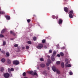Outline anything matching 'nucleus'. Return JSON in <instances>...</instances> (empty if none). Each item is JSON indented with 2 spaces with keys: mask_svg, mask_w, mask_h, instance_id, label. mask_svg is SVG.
I'll return each mask as SVG.
<instances>
[{
  "mask_svg": "<svg viewBox=\"0 0 78 78\" xmlns=\"http://www.w3.org/2000/svg\"><path fill=\"white\" fill-rule=\"evenodd\" d=\"M1 52L2 53H3V54H5V52L4 51H1Z\"/></svg>",
  "mask_w": 78,
  "mask_h": 78,
  "instance_id": "79ce46f5",
  "label": "nucleus"
},
{
  "mask_svg": "<svg viewBox=\"0 0 78 78\" xmlns=\"http://www.w3.org/2000/svg\"><path fill=\"white\" fill-rule=\"evenodd\" d=\"M48 70H49L50 69V68H49V67H48Z\"/></svg>",
  "mask_w": 78,
  "mask_h": 78,
  "instance_id": "6e6d98bb",
  "label": "nucleus"
},
{
  "mask_svg": "<svg viewBox=\"0 0 78 78\" xmlns=\"http://www.w3.org/2000/svg\"><path fill=\"white\" fill-rule=\"evenodd\" d=\"M52 18L54 19H55L56 18V16L55 15L52 16Z\"/></svg>",
  "mask_w": 78,
  "mask_h": 78,
  "instance_id": "a19ab883",
  "label": "nucleus"
},
{
  "mask_svg": "<svg viewBox=\"0 0 78 78\" xmlns=\"http://www.w3.org/2000/svg\"><path fill=\"white\" fill-rule=\"evenodd\" d=\"M29 48H30V47L28 46H27L26 47V49H29Z\"/></svg>",
  "mask_w": 78,
  "mask_h": 78,
  "instance_id": "58836bf2",
  "label": "nucleus"
},
{
  "mask_svg": "<svg viewBox=\"0 0 78 78\" xmlns=\"http://www.w3.org/2000/svg\"><path fill=\"white\" fill-rule=\"evenodd\" d=\"M69 74H70V75H72L73 74V73L72 72H69Z\"/></svg>",
  "mask_w": 78,
  "mask_h": 78,
  "instance_id": "ea45409f",
  "label": "nucleus"
},
{
  "mask_svg": "<svg viewBox=\"0 0 78 78\" xmlns=\"http://www.w3.org/2000/svg\"><path fill=\"white\" fill-rule=\"evenodd\" d=\"M1 14H5V13L4 11H2L1 12Z\"/></svg>",
  "mask_w": 78,
  "mask_h": 78,
  "instance_id": "4be33fe9",
  "label": "nucleus"
},
{
  "mask_svg": "<svg viewBox=\"0 0 78 78\" xmlns=\"http://www.w3.org/2000/svg\"><path fill=\"white\" fill-rule=\"evenodd\" d=\"M0 10H1V9L0 8Z\"/></svg>",
  "mask_w": 78,
  "mask_h": 78,
  "instance_id": "680f3d73",
  "label": "nucleus"
},
{
  "mask_svg": "<svg viewBox=\"0 0 78 78\" xmlns=\"http://www.w3.org/2000/svg\"><path fill=\"white\" fill-rule=\"evenodd\" d=\"M66 67H72V65H70V64H69L67 65H66Z\"/></svg>",
  "mask_w": 78,
  "mask_h": 78,
  "instance_id": "ddd939ff",
  "label": "nucleus"
},
{
  "mask_svg": "<svg viewBox=\"0 0 78 78\" xmlns=\"http://www.w3.org/2000/svg\"><path fill=\"white\" fill-rule=\"evenodd\" d=\"M36 47L38 49L40 50L43 47V44H39Z\"/></svg>",
  "mask_w": 78,
  "mask_h": 78,
  "instance_id": "f257e3e1",
  "label": "nucleus"
},
{
  "mask_svg": "<svg viewBox=\"0 0 78 78\" xmlns=\"http://www.w3.org/2000/svg\"><path fill=\"white\" fill-rule=\"evenodd\" d=\"M68 62V59H65V62Z\"/></svg>",
  "mask_w": 78,
  "mask_h": 78,
  "instance_id": "49530a36",
  "label": "nucleus"
},
{
  "mask_svg": "<svg viewBox=\"0 0 78 78\" xmlns=\"http://www.w3.org/2000/svg\"><path fill=\"white\" fill-rule=\"evenodd\" d=\"M57 56L58 57H60V55L58 54H57Z\"/></svg>",
  "mask_w": 78,
  "mask_h": 78,
  "instance_id": "c03bdc74",
  "label": "nucleus"
},
{
  "mask_svg": "<svg viewBox=\"0 0 78 78\" xmlns=\"http://www.w3.org/2000/svg\"><path fill=\"white\" fill-rule=\"evenodd\" d=\"M5 17L6 18L7 20H10V19H11V18L9 16L6 15L5 16Z\"/></svg>",
  "mask_w": 78,
  "mask_h": 78,
  "instance_id": "39448f33",
  "label": "nucleus"
},
{
  "mask_svg": "<svg viewBox=\"0 0 78 78\" xmlns=\"http://www.w3.org/2000/svg\"><path fill=\"white\" fill-rule=\"evenodd\" d=\"M13 40H14V38H11L10 39V40L11 41H12Z\"/></svg>",
  "mask_w": 78,
  "mask_h": 78,
  "instance_id": "de8ad7c7",
  "label": "nucleus"
},
{
  "mask_svg": "<svg viewBox=\"0 0 78 78\" xmlns=\"http://www.w3.org/2000/svg\"><path fill=\"white\" fill-rule=\"evenodd\" d=\"M14 70V69L13 68H11V69L10 68H9L8 69V71L9 73H11V71L12 72H13Z\"/></svg>",
  "mask_w": 78,
  "mask_h": 78,
  "instance_id": "7ed1b4c3",
  "label": "nucleus"
},
{
  "mask_svg": "<svg viewBox=\"0 0 78 78\" xmlns=\"http://www.w3.org/2000/svg\"><path fill=\"white\" fill-rule=\"evenodd\" d=\"M49 53H52V50H49Z\"/></svg>",
  "mask_w": 78,
  "mask_h": 78,
  "instance_id": "4c0bfd02",
  "label": "nucleus"
},
{
  "mask_svg": "<svg viewBox=\"0 0 78 78\" xmlns=\"http://www.w3.org/2000/svg\"><path fill=\"white\" fill-rule=\"evenodd\" d=\"M45 40L44 39L43 40H42V43L43 44H44V43H45Z\"/></svg>",
  "mask_w": 78,
  "mask_h": 78,
  "instance_id": "7c9ffc66",
  "label": "nucleus"
},
{
  "mask_svg": "<svg viewBox=\"0 0 78 78\" xmlns=\"http://www.w3.org/2000/svg\"><path fill=\"white\" fill-rule=\"evenodd\" d=\"M25 48V47H22V49H24Z\"/></svg>",
  "mask_w": 78,
  "mask_h": 78,
  "instance_id": "5fc2aeb1",
  "label": "nucleus"
},
{
  "mask_svg": "<svg viewBox=\"0 0 78 78\" xmlns=\"http://www.w3.org/2000/svg\"><path fill=\"white\" fill-rule=\"evenodd\" d=\"M4 70V68L2 67L1 68V72H3Z\"/></svg>",
  "mask_w": 78,
  "mask_h": 78,
  "instance_id": "b1692460",
  "label": "nucleus"
},
{
  "mask_svg": "<svg viewBox=\"0 0 78 78\" xmlns=\"http://www.w3.org/2000/svg\"><path fill=\"white\" fill-rule=\"evenodd\" d=\"M0 37H4V35H2V34H0Z\"/></svg>",
  "mask_w": 78,
  "mask_h": 78,
  "instance_id": "c85d7f7f",
  "label": "nucleus"
},
{
  "mask_svg": "<svg viewBox=\"0 0 78 78\" xmlns=\"http://www.w3.org/2000/svg\"><path fill=\"white\" fill-rule=\"evenodd\" d=\"M48 63L50 64L51 63V61L50 59H48Z\"/></svg>",
  "mask_w": 78,
  "mask_h": 78,
  "instance_id": "f704fd0d",
  "label": "nucleus"
},
{
  "mask_svg": "<svg viewBox=\"0 0 78 78\" xmlns=\"http://www.w3.org/2000/svg\"><path fill=\"white\" fill-rule=\"evenodd\" d=\"M27 21L28 23H30V22H31V20H30V19H28L27 20Z\"/></svg>",
  "mask_w": 78,
  "mask_h": 78,
  "instance_id": "c756f323",
  "label": "nucleus"
},
{
  "mask_svg": "<svg viewBox=\"0 0 78 78\" xmlns=\"http://www.w3.org/2000/svg\"><path fill=\"white\" fill-rule=\"evenodd\" d=\"M64 10L65 12H68V8L67 7H65L64 8Z\"/></svg>",
  "mask_w": 78,
  "mask_h": 78,
  "instance_id": "1a4fd4ad",
  "label": "nucleus"
},
{
  "mask_svg": "<svg viewBox=\"0 0 78 78\" xmlns=\"http://www.w3.org/2000/svg\"><path fill=\"white\" fill-rule=\"evenodd\" d=\"M52 69L54 72H56V68L55 66H53L52 67Z\"/></svg>",
  "mask_w": 78,
  "mask_h": 78,
  "instance_id": "f8f14e48",
  "label": "nucleus"
},
{
  "mask_svg": "<svg viewBox=\"0 0 78 78\" xmlns=\"http://www.w3.org/2000/svg\"><path fill=\"white\" fill-rule=\"evenodd\" d=\"M40 61H44V58H40Z\"/></svg>",
  "mask_w": 78,
  "mask_h": 78,
  "instance_id": "cd10ccee",
  "label": "nucleus"
},
{
  "mask_svg": "<svg viewBox=\"0 0 78 78\" xmlns=\"http://www.w3.org/2000/svg\"><path fill=\"white\" fill-rule=\"evenodd\" d=\"M4 76L5 78H8L9 76V74L8 73H7L4 74Z\"/></svg>",
  "mask_w": 78,
  "mask_h": 78,
  "instance_id": "20e7f679",
  "label": "nucleus"
},
{
  "mask_svg": "<svg viewBox=\"0 0 78 78\" xmlns=\"http://www.w3.org/2000/svg\"><path fill=\"white\" fill-rule=\"evenodd\" d=\"M7 63L9 64H10L11 63V60L9 59H8L7 60Z\"/></svg>",
  "mask_w": 78,
  "mask_h": 78,
  "instance_id": "6e6552de",
  "label": "nucleus"
},
{
  "mask_svg": "<svg viewBox=\"0 0 78 78\" xmlns=\"http://www.w3.org/2000/svg\"><path fill=\"white\" fill-rule=\"evenodd\" d=\"M61 66L62 68L64 67V62H62L61 63Z\"/></svg>",
  "mask_w": 78,
  "mask_h": 78,
  "instance_id": "4468645a",
  "label": "nucleus"
},
{
  "mask_svg": "<svg viewBox=\"0 0 78 78\" xmlns=\"http://www.w3.org/2000/svg\"><path fill=\"white\" fill-rule=\"evenodd\" d=\"M27 43L28 44H31V42L30 41H28L27 42Z\"/></svg>",
  "mask_w": 78,
  "mask_h": 78,
  "instance_id": "bb28decb",
  "label": "nucleus"
},
{
  "mask_svg": "<svg viewBox=\"0 0 78 78\" xmlns=\"http://www.w3.org/2000/svg\"><path fill=\"white\" fill-rule=\"evenodd\" d=\"M73 10H71L69 12L70 14H73Z\"/></svg>",
  "mask_w": 78,
  "mask_h": 78,
  "instance_id": "72a5a7b5",
  "label": "nucleus"
},
{
  "mask_svg": "<svg viewBox=\"0 0 78 78\" xmlns=\"http://www.w3.org/2000/svg\"><path fill=\"white\" fill-rule=\"evenodd\" d=\"M1 51V48H0V51Z\"/></svg>",
  "mask_w": 78,
  "mask_h": 78,
  "instance_id": "bf43d9fd",
  "label": "nucleus"
},
{
  "mask_svg": "<svg viewBox=\"0 0 78 78\" xmlns=\"http://www.w3.org/2000/svg\"><path fill=\"white\" fill-rule=\"evenodd\" d=\"M18 46V44H15L14 45V47H17Z\"/></svg>",
  "mask_w": 78,
  "mask_h": 78,
  "instance_id": "2f4dec72",
  "label": "nucleus"
},
{
  "mask_svg": "<svg viewBox=\"0 0 78 78\" xmlns=\"http://www.w3.org/2000/svg\"><path fill=\"white\" fill-rule=\"evenodd\" d=\"M66 65H67L68 64H69V62H66Z\"/></svg>",
  "mask_w": 78,
  "mask_h": 78,
  "instance_id": "a18cd8bd",
  "label": "nucleus"
},
{
  "mask_svg": "<svg viewBox=\"0 0 78 78\" xmlns=\"http://www.w3.org/2000/svg\"><path fill=\"white\" fill-rule=\"evenodd\" d=\"M9 75H10V76H12V74H11V73Z\"/></svg>",
  "mask_w": 78,
  "mask_h": 78,
  "instance_id": "09e8293b",
  "label": "nucleus"
},
{
  "mask_svg": "<svg viewBox=\"0 0 78 78\" xmlns=\"http://www.w3.org/2000/svg\"><path fill=\"white\" fill-rule=\"evenodd\" d=\"M39 69V67H37V69Z\"/></svg>",
  "mask_w": 78,
  "mask_h": 78,
  "instance_id": "4d7b16f0",
  "label": "nucleus"
},
{
  "mask_svg": "<svg viewBox=\"0 0 78 78\" xmlns=\"http://www.w3.org/2000/svg\"><path fill=\"white\" fill-rule=\"evenodd\" d=\"M13 64H15V65H18L19 64V61L17 60H15L13 61Z\"/></svg>",
  "mask_w": 78,
  "mask_h": 78,
  "instance_id": "f03ea898",
  "label": "nucleus"
},
{
  "mask_svg": "<svg viewBox=\"0 0 78 78\" xmlns=\"http://www.w3.org/2000/svg\"><path fill=\"white\" fill-rule=\"evenodd\" d=\"M1 61L2 62H5L6 61V59L4 58H2L1 59Z\"/></svg>",
  "mask_w": 78,
  "mask_h": 78,
  "instance_id": "9d476101",
  "label": "nucleus"
},
{
  "mask_svg": "<svg viewBox=\"0 0 78 78\" xmlns=\"http://www.w3.org/2000/svg\"><path fill=\"white\" fill-rule=\"evenodd\" d=\"M51 58V59L52 61H55V59L54 58V56L52 55Z\"/></svg>",
  "mask_w": 78,
  "mask_h": 78,
  "instance_id": "9b49d317",
  "label": "nucleus"
},
{
  "mask_svg": "<svg viewBox=\"0 0 78 78\" xmlns=\"http://www.w3.org/2000/svg\"><path fill=\"white\" fill-rule=\"evenodd\" d=\"M6 55H7V56H9V52H7L6 53Z\"/></svg>",
  "mask_w": 78,
  "mask_h": 78,
  "instance_id": "c9c22d12",
  "label": "nucleus"
},
{
  "mask_svg": "<svg viewBox=\"0 0 78 78\" xmlns=\"http://www.w3.org/2000/svg\"><path fill=\"white\" fill-rule=\"evenodd\" d=\"M69 16L70 18H73V15H72V14H69Z\"/></svg>",
  "mask_w": 78,
  "mask_h": 78,
  "instance_id": "6ab92c4d",
  "label": "nucleus"
},
{
  "mask_svg": "<svg viewBox=\"0 0 78 78\" xmlns=\"http://www.w3.org/2000/svg\"><path fill=\"white\" fill-rule=\"evenodd\" d=\"M36 37H33V40H34V41H35L36 40Z\"/></svg>",
  "mask_w": 78,
  "mask_h": 78,
  "instance_id": "5701e85b",
  "label": "nucleus"
},
{
  "mask_svg": "<svg viewBox=\"0 0 78 78\" xmlns=\"http://www.w3.org/2000/svg\"><path fill=\"white\" fill-rule=\"evenodd\" d=\"M40 66L41 67H45V64H41L40 65Z\"/></svg>",
  "mask_w": 78,
  "mask_h": 78,
  "instance_id": "a211bd4d",
  "label": "nucleus"
},
{
  "mask_svg": "<svg viewBox=\"0 0 78 78\" xmlns=\"http://www.w3.org/2000/svg\"><path fill=\"white\" fill-rule=\"evenodd\" d=\"M3 45H6V42L5 41H4L3 42Z\"/></svg>",
  "mask_w": 78,
  "mask_h": 78,
  "instance_id": "e433bc0d",
  "label": "nucleus"
},
{
  "mask_svg": "<svg viewBox=\"0 0 78 78\" xmlns=\"http://www.w3.org/2000/svg\"><path fill=\"white\" fill-rule=\"evenodd\" d=\"M33 16H34V17H36V15H33Z\"/></svg>",
  "mask_w": 78,
  "mask_h": 78,
  "instance_id": "603ef678",
  "label": "nucleus"
},
{
  "mask_svg": "<svg viewBox=\"0 0 78 78\" xmlns=\"http://www.w3.org/2000/svg\"><path fill=\"white\" fill-rule=\"evenodd\" d=\"M44 48H47V46H44Z\"/></svg>",
  "mask_w": 78,
  "mask_h": 78,
  "instance_id": "8fccbe9b",
  "label": "nucleus"
},
{
  "mask_svg": "<svg viewBox=\"0 0 78 78\" xmlns=\"http://www.w3.org/2000/svg\"><path fill=\"white\" fill-rule=\"evenodd\" d=\"M6 31V30L5 29H3L1 31V33H3L5 32Z\"/></svg>",
  "mask_w": 78,
  "mask_h": 78,
  "instance_id": "aec40b11",
  "label": "nucleus"
},
{
  "mask_svg": "<svg viewBox=\"0 0 78 78\" xmlns=\"http://www.w3.org/2000/svg\"><path fill=\"white\" fill-rule=\"evenodd\" d=\"M62 20L61 19H59L58 20V23L59 24H61L62 23Z\"/></svg>",
  "mask_w": 78,
  "mask_h": 78,
  "instance_id": "423d86ee",
  "label": "nucleus"
},
{
  "mask_svg": "<svg viewBox=\"0 0 78 78\" xmlns=\"http://www.w3.org/2000/svg\"><path fill=\"white\" fill-rule=\"evenodd\" d=\"M56 72L57 73L59 74L60 73V71L58 69H56Z\"/></svg>",
  "mask_w": 78,
  "mask_h": 78,
  "instance_id": "412c9836",
  "label": "nucleus"
},
{
  "mask_svg": "<svg viewBox=\"0 0 78 78\" xmlns=\"http://www.w3.org/2000/svg\"><path fill=\"white\" fill-rule=\"evenodd\" d=\"M46 66H48L50 65V63H46Z\"/></svg>",
  "mask_w": 78,
  "mask_h": 78,
  "instance_id": "37998d69",
  "label": "nucleus"
},
{
  "mask_svg": "<svg viewBox=\"0 0 78 78\" xmlns=\"http://www.w3.org/2000/svg\"><path fill=\"white\" fill-rule=\"evenodd\" d=\"M33 75L34 76V75H36V76H37V73L36 72L34 73V74H33Z\"/></svg>",
  "mask_w": 78,
  "mask_h": 78,
  "instance_id": "a878e982",
  "label": "nucleus"
},
{
  "mask_svg": "<svg viewBox=\"0 0 78 78\" xmlns=\"http://www.w3.org/2000/svg\"><path fill=\"white\" fill-rule=\"evenodd\" d=\"M28 73H29V74H30L31 75H33L34 72H33V71H31L29 72H28Z\"/></svg>",
  "mask_w": 78,
  "mask_h": 78,
  "instance_id": "0eeeda50",
  "label": "nucleus"
},
{
  "mask_svg": "<svg viewBox=\"0 0 78 78\" xmlns=\"http://www.w3.org/2000/svg\"><path fill=\"white\" fill-rule=\"evenodd\" d=\"M64 1L65 2H67V1H68V0H64Z\"/></svg>",
  "mask_w": 78,
  "mask_h": 78,
  "instance_id": "3c124183",
  "label": "nucleus"
},
{
  "mask_svg": "<svg viewBox=\"0 0 78 78\" xmlns=\"http://www.w3.org/2000/svg\"><path fill=\"white\" fill-rule=\"evenodd\" d=\"M61 64V62L60 61H58L56 62V64L57 65H59Z\"/></svg>",
  "mask_w": 78,
  "mask_h": 78,
  "instance_id": "dca6fc26",
  "label": "nucleus"
},
{
  "mask_svg": "<svg viewBox=\"0 0 78 78\" xmlns=\"http://www.w3.org/2000/svg\"><path fill=\"white\" fill-rule=\"evenodd\" d=\"M58 18V16H57L56 18V19H57Z\"/></svg>",
  "mask_w": 78,
  "mask_h": 78,
  "instance_id": "864d4df0",
  "label": "nucleus"
},
{
  "mask_svg": "<svg viewBox=\"0 0 78 78\" xmlns=\"http://www.w3.org/2000/svg\"><path fill=\"white\" fill-rule=\"evenodd\" d=\"M10 34H12L14 36H15V35H16V34H15V33L13 32H12V31H10Z\"/></svg>",
  "mask_w": 78,
  "mask_h": 78,
  "instance_id": "f3484780",
  "label": "nucleus"
},
{
  "mask_svg": "<svg viewBox=\"0 0 78 78\" xmlns=\"http://www.w3.org/2000/svg\"><path fill=\"white\" fill-rule=\"evenodd\" d=\"M56 52L55 51H54L53 52L52 56H55L56 55Z\"/></svg>",
  "mask_w": 78,
  "mask_h": 78,
  "instance_id": "2eb2a0df",
  "label": "nucleus"
},
{
  "mask_svg": "<svg viewBox=\"0 0 78 78\" xmlns=\"http://www.w3.org/2000/svg\"><path fill=\"white\" fill-rule=\"evenodd\" d=\"M23 75L24 76H25L27 75L26 74V73L25 72L23 73Z\"/></svg>",
  "mask_w": 78,
  "mask_h": 78,
  "instance_id": "393cba45",
  "label": "nucleus"
},
{
  "mask_svg": "<svg viewBox=\"0 0 78 78\" xmlns=\"http://www.w3.org/2000/svg\"><path fill=\"white\" fill-rule=\"evenodd\" d=\"M60 55L62 56H64V53H62V52H61L60 53Z\"/></svg>",
  "mask_w": 78,
  "mask_h": 78,
  "instance_id": "473e14b6",
  "label": "nucleus"
},
{
  "mask_svg": "<svg viewBox=\"0 0 78 78\" xmlns=\"http://www.w3.org/2000/svg\"><path fill=\"white\" fill-rule=\"evenodd\" d=\"M48 58H50V56L48 55Z\"/></svg>",
  "mask_w": 78,
  "mask_h": 78,
  "instance_id": "13d9d810",
  "label": "nucleus"
},
{
  "mask_svg": "<svg viewBox=\"0 0 78 78\" xmlns=\"http://www.w3.org/2000/svg\"><path fill=\"white\" fill-rule=\"evenodd\" d=\"M1 14V12L0 11V14Z\"/></svg>",
  "mask_w": 78,
  "mask_h": 78,
  "instance_id": "052dcab7",
  "label": "nucleus"
}]
</instances>
